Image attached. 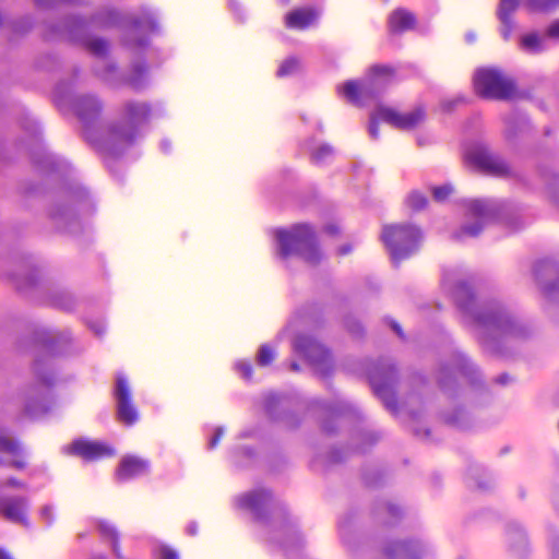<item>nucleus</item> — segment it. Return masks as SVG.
Here are the masks:
<instances>
[{
  "mask_svg": "<svg viewBox=\"0 0 559 559\" xmlns=\"http://www.w3.org/2000/svg\"><path fill=\"white\" fill-rule=\"evenodd\" d=\"M423 238L421 229L411 223L385 224L382 227L381 240L395 263H400L417 252Z\"/></svg>",
  "mask_w": 559,
  "mask_h": 559,
  "instance_id": "f257e3e1",
  "label": "nucleus"
},
{
  "mask_svg": "<svg viewBox=\"0 0 559 559\" xmlns=\"http://www.w3.org/2000/svg\"><path fill=\"white\" fill-rule=\"evenodd\" d=\"M473 87L475 94L485 99L508 102L518 96L515 81L497 68L477 69Z\"/></svg>",
  "mask_w": 559,
  "mask_h": 559,
  "instance_id": "f03ea898",
  "label": "nucleus"
},
{
  "mask_svg": "<svg viewBox=\"0 0 559 559\" xmlns=\"http://www.w3.org/2000/svg\"><path fill=\"white\" fill-rule=\"evenodd\" d=\"M276 237L280 243V254L283 259L288 258L300 246H306L308 251L302 253L304 259L310 264L319 262L320 252L314 231L310 225H294L289 230H278Z\"/></svg>",
  "mask_w": 559,
  "mask_h": 559,
  "instance_id": "7ed1b4c3",
  "label": "nucleus"
},
{
  "mask_svg": "<svg viewBox=\"0 0 559 559\" xmlns=\"http://www.w3.org/2000/svg\"><path fill=\"white\" fill-rule=\"evenodd\" d=\"M372 76L367 83L347 81L342 87L346 99L355 105H361L364 99L373 98L378 95L379 88L376 79L379 76L393 78L394 69L386 64H374L369 69Z\"/></svg>",
  "mask_w": 559,
  "mask_h": 559,
  "instance_id": "20e7f679",
  "label": "nucleus"
},
{
  "mask_svg": "<svg viewBox=\"0 0 559 559\" xmlns=\"http://www.w3.org/2000/svg\"><path fill=\"white\" fill-rule=\"evenodd\" d=\"M397 380V369L394 365L383 366L377 369L370 377V383L374 393L392 412H396L399 409L395 390Z\"/></svg>",
  "mask_w": 559,
  "mask_h": 559,
  "instance_id": "39448f33",
  "label": "nucleus"
},
{
  "mask_svg": "<svg viewBox=\"0 0 559 559\" xmlns=\"http://www.w3.org/2000/svg\"><path fill=\"white\" fill-rule=\"evenodd\" d=\"M294 348L316 367L317 373L322 377L329 374L331 355L322 344L310 336L299 335L294 342Z\"/></svg>",
  "mask_w": 559,
  "mask_h": 559,
  "instance_id": "423d86ee",
  "label": "nucleus"
},
{
  "mask_svg": "<svg viewBox=\"0 0 559 559\" xmlns=\"http://www.w3.org/2000/svg\"><path fill=\"white\" fill-rule=\"evenodd\" d=\"M465 160L477 169L496 177H507L511 174L508 164L493 155L485 146H474L466 151Z\"/></svg>",
  "mask_w": 559,
  "mask_h": 559,
  "instance_id": "0eeeda50",
  "label": "nucleus"
},
{
  "mask_svg": "<svg viewBox=\"0 0 559 559\" xmlns=\"http://www.w3.org/2000/svg\"><path fill=\"white\" fill-rule=\"evenodd\" d=\"M377 116L394 128L409 130L416 128L425 120L426 112L423 107H417L411 112L402 114L394 108L379 106L377 108Z\"/></svg>",
  "mask_w": 559,
  "mask_h": 559,
  "instance_id": "6e6552de",
  "label": "nucleus"
},
{
  "mask_svg": "<svg viewBox=\"0 0 559 559\" xmlns=\"http://www.w3.org/2000/svg\"><path fill=\"white\" fill-rule=\"evenodd\" d=\"M117 417L127 426L134 425L139 419V412L133 403L128 381L119 376L116 384Z\"/></svg>",
  "mask_w": 559,
  "mask_h": 559,
  "instance_id": "1a4fd4ad",
  "label": "nucleus"
},
{
  "mask_svg": "<svg viewBox=\"0 0 559 559\" xmlns=\"http://www.w3.org/2000/svg\"><path fill=\"white\" fill-rule=\"evenodd\" d=\"M135 128L124 122L111 123L103 135L99 146L104 150H118L133 143Z\"/></svg>",
  "mask_w": 559,
  "mask_h": 559,
  "instance_id": "9d476101",
  "label": "nucleus"
},
{
  "mask_svg": "<svg viewBox=\"0 0 559 559\" xmlns=\"http://www.w3.org/2000/svg\"><path fill=\"white\" fill-rule=\"evenodd\" d=\"M68 453L85 461H96L115 455V450L104 442L78 439L70 444Z\"/></svg>",
  "mask_w": 559,
  "mask_h": 559,
  "instance_id": "9b49d317",
  "label": "nucleus"
},
{
  "mask_svg": "<svg viewBox=\"0 0 559 559\" xmlns=\"http://www.w3.org/2000/svg\"><path fill=\"white\" fill-rule=\"evenodd\" d=\"M148 461L135 455H126L121 459L116 469V478L119 481H127L144 475L148 472Z\"/></svg>",
  "mask_w": 559,
  "mask_h": 559,
  "instance_id": "f8f14e48",
  "label": "nucleus"
},
{
  "mask_svg": "<svg viewBox=\"0 0 559 559\" xmlns=\"http://www.w3.org/2000/svg\"><path fill=\"white\" fill-rule=\"evenodd\" d=\"M75 111L82 123L87 128L88 124L100 117L103 105L94 96H83L78 99Z\"/></svg>",
  "mask_w": 559,
  "mask_h": 559,
  "instance_id": "ddd939ff",
  "label": "nucleus"
},
{
  "mask_svg": "<svg viewBox=\"0 0 559 559\" xmlns=\"http://www.w3.org/2000/svg\"><path fill=\"white\" fill-rule=\"evenodd\" d=\"M416 16L404 8L393 10L388 17V28L392 34H401L415 28Z\"/></svg>",
  "mask_w": 559,
  "mask_h": 559,
  "instance_id": "4468645a",
  "label": "nucleus"
},
{
  "mask_svg": "<svg viewBox=\"0 0 559 559\" xmlns=\"http://www.w3.org/2000/svg\"><path fill=\"white\" fill-rule=\"evenodd\" d=\"M475 321L480 331L481 338H485L487 332L496 333L498 335H504L511 333L509 331L510 320H503L500 316L490 314H478Z\"/></svg>",
  "mask_w": 559,
  "mask_h": 559,
  "instance_id": "2eb2a0df",
  "label": "nucleus"
},
{
  "mask_svg": "<svg viewBox=\"0 0 559 559\" xmlns=\"http://www.w3.org/2000/svg\"><path fill=\"white\" fill-rule=\"evenodd\" d=\"M318 19V12L313 8H298L288 12L285 16V26L292 29H306Z\"/></svg>",
  "mask_w": 559,
  "mask_h": 559,
  "instance_id": "dca6fc26",
  "label": "nucleus"
},
{
  "mask_svg": "<svg viewBox=\"0 0 559 559\" xmlns=\"http://www.w3.org/2000/svg\"><path fill=\"white\" fill-rule=\"evenodd\" d=\"M26 500L24 498H7L0 501V512L9 521L26 523Z\"/></svg>",
  "mask_w": 559,
  "mask_h": 559,
  "instance_id": "f3484780",
  "label": "nucleus"
},
{
  "mask_svg": "<svg viewBox=\"0 0 559 559\" xmlns=\"http://www.w3.org/2000/svg\"><path fill=\"white\" fill-rule=\"evenodd\" d=\"M272 495L267 490H255L246 493L239 498V504L241 508L252 511L257 519L262 518L263 507L271 500Z\"/></svg>",
  "mask_w": 559,
  "mask_h": 559,
  "instance_id": "a211bd4d",
  "label": "nucleus"
},
{
  "mask_svg": "<svg viewBox=\"0 0 559 559\" xmlns=\"http://www.w3.org/2000/svg\"><path fill=\"white\" fill-rule=\"evenodd\" d=\"M124 110L126 122L134 128L136 123L145 121L151 114V108L145 103H128Z\"/></svg>",
  "mask_w": 559,
  "mask_h": 559,
  "instance_id": "6ab92c4d",
  "label": "nucleus"
},
{
  "mask_svg": "<svg viewBox=\"0 0 559 559\" xmlns=\"http://www.w3.org/2000/svg\"><path fill=\"white\" fill-rule=\"evenodd\" d=\"M384 556L388 559H395V558H402V559H417L415 557V551L412 549L409 544L407 543H393L384 548Z\"/></svg>",
  "mask_w": 559,
  "mask_h": 559,
  "instance_id": "aec40b11",
  "label": "nucleus"
},
{
  "mask_svg": "<svg viewBox=\"0 0 559 559\" xmlns=\"http://www.w3.org/2000/svg\"><path fill=\"white\" fill-rule=\"evenodd\" d=\"M525 5L533 12H549L559 7V0H527Z\"/></svg>",
  "mask_w": 559,
  "mask_h": 559,
  "instance_id": "412c9836",
  "label": "nucleus"
},
{
  "mask_svg": "<svg viewBox=\"0 0 559 559\" xmlns=\"http://www.w3.org/2000/svg\"><path fill=\"white\" fill-rule=\"evenodd\" d=\"M98 528H99V532L103 537L108 538L112 542L114 549L117 552V555L119 556L118 533H117L115 526L110 522L102 520L98 523Z\"/></svg>",
  "mask_w": 559,
  "mask_h": 559,
  "instance_id": "4be33fe9",
  "label": "nucleus"
},
{
  "mask_svg": "<svg viewBox=\"0 0 559 559\" xmlns=\"http://www.w3.org/2000/svg\"><path fill=\"white\" fill-rule=\"evenodd\" d=\"M520 4V0H501L498 10L500 21L511 19L512 13L515 12Z\"/></svg>",
  "mask_w": 559,
  "mask_h": 559,
  "instance_id": "5701e85b",
  "label": "nucleus"
},
{
  "mask_svg": "<svg viewBox=\"0 0 559 559\" xmlns=\"http://www.w3.org/2000/svg\"><path fill=\"white\" fill-rule=\"evenodd\" d=\"M146 72L147 67L145 63L135 64L132 75L128 79V84L134 90H140L142 87V79L145 76Z\"/></svg>",
  "mask_w": 559,
  "mask_h": 559,
  "instance_id": "b1692460",
  "label": "nucleus"
},
{
  "mask_svg": "<svg viewBox=\"0 0 559 559\" xmlns=\"http://www.w3.org/2000/svg\"><path fill=\"white\" fill-rule=\"evenodd\" d=\"M20 452V444L0 432V455L7 453L15 456L19 455Z\"/></svg>",
  "mask_w": 559,
  "mask_h": 559,
  "instance_id": "393cba45",
  "label": "nucleus"
},
{
  "mask_svg": "<svg viewBox=\"0 0 559 559\" xmlns=\"http://www.w3.org/2000/svg\"><path fill=\"white\" fill-rule=\"evenodd\" d=\"M521 45L524 49L531 52H538L542 49L540 39L535 33L524 35L521 39Z\"/></svg>",
  "mask_w": 559,
  "mask_h": 559,
  "instance_id": "a878e982",
  "label": "nucleus"
},
{
  "mask_svg": "<svg viewBox=\"0 0 559 559\" xmlns=\"http://www.w3.org/2000/svg\"><path fill=\"white\" fill-rule=\"evenodd\" d=\"M468 211L471 215L475 217H485L488 215L490 210L487 202L483 200H474L469 202Z\"/></svg>",
  "mask_w": 559,
  "mask_h": 559,
  "instance_id": "bb28decb",
  "label": "nucleus"
},
{
  "mask_svg": "<svg viewBox=\"0 0 559 559\" xmlns=\"http://www.w3.org/2000/svg\"><path fill=\"white\" fill-rule=\"evenodd\" d=\"M427 203V198L418 191L412 192L407 198V204L414 211L423 210L424 207H426Z\"/></svg>",
  "mask_w": 559,
  "mask_h": 559,
  "instance_id": "cd10ccee",
  "label": "nucleus"
},
{
  "mask_svg": "<svg viewBox=\"0 0 559 559\" xmlns=\"http://www.w3.org/2000/svg\"><path fill=\"white\" fill-rule=\"evenodd\" d=\"M85 47L94 55L96 56H104L107 52L108 45L105 40L95 38L87 40L85 43Z\"/></svg>",
  "mask_w": 559,
  "mask_h": 559,
  "instance_id": "c85d7f7f",
  "label": "nucleus"
},
{
  "mask_svg": "<svg viewBox=\"0 0 559 559\" xmlns=\"http://www.w3.org/2000/svg\"><path fill=\"white\" fill-rule=\"evenodd\" d=\"M274 357L273 349L269 345H262L259 349L258 364L260 366H267L273 361Z\"/></svg>",
  "mask_w": 559,
  "mask_h": 559,
  "instance_id": "c756f323",
  "label": "nucleus"
},
{
  "mask_svg": "<svg viewBox=\"0 0 559 559\" xmlns=\"http://www.w3.org/2000/svg\"><path fill=\"white\" fill-rule=\"evenodd\" d=\"M298 68V60L295 58H290L285 60L277 70V75L283 78L292 74Z\"/></svg>",
  "mask_w": 559,
  "mask_h": 559,
  "instance_id": "7c9ffc66",
  "label": "nucleus"
},
{
  "mask_svg": "<svg viewBox=\"0 0 559 559\" xmlns=\"http://www.w3.org/2000/svg\"><path fill=\"white\" fill-rule=\"evenodd\" d=\"M451 193L452 188L450 186L435 187L432 189L433 199L438 202L447 200Z\"/></svg>",
  "mask_w": 559,
  "mask_h": 559,
  "instance_id": "2f4dec72",
  "label": "nucleus"
},
{
  "mask_svg": "<svg viewBox=\"0 0 559 559\" xmlns=\"http://www.w3.org/2000/svg\"><path fill=\"white\" fill-rule=\"evenodd\" d=\"M331 154H332V148L330 146H321L312 153L311 159L313 163L319 164V163L323 162V159Z\"/></svg>",
  "mask_w": 559,
  "mask_h": 559,
  "instance_id": "473e14b6",
  "label": "nucleus"
},
{
  "mask_svg": "<svg viewBox=\"0 0 559 559\" xmlns=\"http://www.w3.org/2000/svg\"><path fill=\"white\" fill-rule=\"evenodd\" d=\"M480 224H475L473 226H465L462 228V230L456 235V238L460 239L462 236H477L481 230Z\"/></svg>",
  "mask_w": 559,
  "mask_h": 559,
  "instance_id": "72a5a7b5",
  "label": "nucleus"
},
{
  "mask_svg": "<svg viewBox=\"0 0 559 559\" xmlns=\"http://www.w3.org/2000/svg\"><path fill=\"white\" fill-rule=\"evenodd\" d=\"M379 120L381 119L377 116L376 110L374 114L371 116L369 124V133L373 139H378L379 136Z\"/></svg>",
  "mask_w": 559,
  "mask_h": 559,
  "instance_id": "f704fd0d",
  "label": "nucleus"
},
{
  "mask_svg": "<svg viewBox=\"0 0 559 559\" xmlns=\"http://www.w3.org/2000/svg\"><path fill=\"white\" fill-rule=\"evenodd\" d=\"M467 295H468L467 285L461 284L456 290V302H457L459 307H461L462 309H464L466 307L464 304V297Z\"/></svg>",
  "mask_w": 559,
  "mask_h": 559,
  "instance_id": "c9c22d12",
  "label": "nucleus"
},
{
  "mask_svg": "<svg viewBox=\"0 0 559 559\" xmlns=\"http://www.w3.org/2000/svg\"><path fill=\"white\" fill-rule=\"evenodd\" d=\"M502 23V36L506 40H508L511 37L512 31H513V23L511 19H508L507 21H501Z\"/></svg>",
  "mask_w": 559,
  "mask_h": 559,
  "instance_id": "e433bc0d",
  "label": "nucleus"
},
{
  "mask_svg": "<svg viewBox=\"0 0 559 559\" xmlns=\"http://www.w3.org/2000/svg\"><path fill=\"white\" fill-rule=\"evenodd\" d=\"M160 556L162 559H179L177 551L169 547L162 548Z\"/></svg>",
  "mask_w": 559,
  "mask_h": 559,
  "instance_id": "4c0bfd02",
  "label": "nucleus"
},
{
  "mask_svg": "<svg viewBox=\"0 0 559 559\" xmlns=\"http://www.w3.org/2000/svg\"><path fill=\"white\" fill-rule=\"evenodd\" d=\"M239 370L241 371L245 379L250 380L252 377V366L250 364H240Z\"/></svg>",
  "mask_w": 559,
  "mask_h": 559,
  "instance_id": "58836bf2",
  "label": "nucleus"
},
{
  "mask_svg": "<svg viewBox=\"0 0 559 559\" xmlns=\"http://www.w3.org/2000/svg\"><path fill=\"white\" fill-rule=\"evenodd\" d=\"M547 35L551 38L559 39V20L554 22L547 29Z\"/></svg>",
  "mask_w": 559,
  "mask_h": 559,
  "instance_id": "ea45409f",
  "label": "nucleus"
},
{
  "mask_svg": "<svg viewBox=\"0 0 559 559\" xmlns=\"http://www.w3.org/2000/svg\"><path fill=\"white\" fill-rule=\"evenodd\" d=\"M222 436H223V429H221V428L216 429L215 435L211 439L210 447L215 448L218 444Z\"/></svg>",
  "mask_w": 559,
  "mask_h": 559,
  "instance_id": "a19ab883",
  "label": "nucleus"
},
{
  "mask_svg": "<svg viewBox=\"0 0 559 559\" xmlns=\"http://www.w3.org/2000/svg\"><path fill=\"white\" fill-rule=\"evenodd\" d=\"M41 516L46 519L49 523L52 522V510L50 507H44L41 509Z\"/></svg>",
  "mask_w": 559,
  "mask_h": 559,
  "instance_id": "79ce46f5",
  "label": "nucleus"
},
{
  "mask_svg": "<svg viewBox=\"0 0 559 559\" xmlns=\"http://www.w3.org/2000/svg\"><path fill=\"white\" fill-rule=\"evenodd\" d=\"M7 484H8L9 486H12V487H19V488H25V487H26L24 483L20 481V480H19V479H16V478H10V479H8Z\"/></svg>",
  "mask_w": 559,
  "mask_h": 559,
  "instance_id": "37998d69",
  "label": "nucleus"
},
{
  "mask_svg": "<svg viewBox=\"0 0 559 559\" xmlns=\"http://www.w3.org/2000/svg\"><path fill=\"white\" fill-rule=\"evenodd\" d=\"M554 265L550 263V261H542L538 263L537 267H536V273H539L542 271L543 267H552Z\"/></svg>",
  "mask_w": 559,
  "mask_h": 559,
  "instance_id": "c03bdc74",
  "label": "nucleus"
},
{
  "mask_svg": "<svg viewBox=\"0 0 559 559\" xmlns=\"http://www.w3.org/2000/svg\"><path fill=\"white\" fill-rule=\"evenodd\" d=\"M554 559H559V539L554 545Z\"/></svg>",
  "mask_w": 559,
  "mask_h": 559,
  "instance_id": "a18cd8bd",
  "label": "nucleus"
},
{
  "mask_svg": "<svg viewBox=\"0 0 559 559\" xmlns=\"http://www.w3.org/2000/svg\"><path fill=\"white\" fill-rule=\"evenodd\" d=\"M392 328L401 337H403V333H402L401 326L397 323L394 322L392 324Z\"/></svg>",
  "mask_w": 559,
  "mask_h": 559,
  "instance_id": "49530a36",
  "label": "nucleus"
},
{
  "mask_svg": "<svg viewBox=\"0 0 559 559\" xmlns=\"http://www.w3.org/2000/svg\"><path fill=\"white\" fill-rule=\"evenodd\" d=\"M0 559H12L10 554L0 548Z\"/></svg>",
  "mask_w": 559,
  "mask_h": 559,
  "instance_id": "de8ad7c7",
  "label": "nucleus"
},
{
  "mask_svg": "<svg viewBox=\"0 0 559 559\" xmlns=\"http://www.w3.org/2000/svg\"><path fill=\"white\" fill-rule=\"evenodd\" d=\"M326 231L332 234V235H335L338 233V228L336 226H328L326 227Z\"/></svg>",
  "mask_w": 559,
  "mask_h": 559,
  "instance_id": "09e8293b",
  "label": "nucleus"
},
{
  "mask_svg": "<svg viewBox=\"0 0 559 559\" xmlns=\"http://www.w3.org/2000/svg\"><path fill=\"white\" fill-rule=\"evenodd\" d=\"M13 465H14L16 468L22 469V468H24V467H25V465H26V464H25V462H24V461H14V462H13Z\"/></svg>",
  "mask_w": 559,
  "mask_h": 559,
  "instance_id": "8fccbe9b",
  "label": "nucleus"
},
{
  "mask_svg": "<svg viewBox=\"0 0 559 559\" xmlns=\"http://www.w3.org/2000/svg\"><path fill=\"white\" fill-rule=\"evenodd\" d=\"M188 530H189V533H190L191 535L197 534V528H195V526H194V525H190Z\"/></svg>",
  "mask_w": 559,
  "mask_h": 559,
  "instance_id": "3c124183",
  "label": "nucleus"
},
{
  "mask_svg": "<svg viewBox=\"0 0 559 559\" xmlns=\"http://www.w3.org/2000/svg\"><path fill=\"white\" fill-rule=\"evenodd\" d=\"M290 368H292V370H294V371H299V366H298V364H297V362H292Z\"/></svg>",
  "mask_w": 559,
  "mask_h": 559,
  "instance_id": "603ef678",
  "label": "nucleus"
},
{
  "mask_svg": "<svg viewBox=\"0 0 559 559\" xmlns=\"http://www.w3.org/2000/svg\"><path fill=\"white\" fill-rule=\"evenodd\" d=\"M507 380H508V377H507L506 374H504V376H500V377H499V379H498V381H499L500 383H502V384H503V383H506V382H507Z\"/></svg>",
  "mask_w": 559,
  "mask_h": 559,
  "instance_id": "864d4df0",
  "label": "nucleus"
},
{
  "mask_svg": "<svg viewBox=\"0 0 559 559\" xmlns=\"http://www.w3.org/2000/svg\"><path fill=\"white\" fill-rule=\"evenodd\" d=\"M35 2H36V4H37V5H39V7H41V5H44V4L46 3V1H45V0H35Z\"/></svg>",
  "mask_w": 559,
  "mask_h": 559,
  "instance_id": "5fc2aeb1",
  "label": "nucleus"
},
{
  "mask_svg": "<svg viewBox=\"0 0 559 559\" xmlns=\"http://www.w3.org/2000/svg\"><path fill=\"white\" fill-rule=\"evenodd\" d=\"M554 289V285H548L545 290L546 293H550Z\"/></svg>",
  "mask_w": 559,
  "mask_h": 559,
  "instance_id": "6e6d98bb",
  "label": "nucleus"
},
{
  "mask_svg": "<svg viewBox=\"0 0 559 559\" xmlns=\"http://www.w3.org/2000/svg\"><path fill=\"white\" fill-rule=\"evenodd\" d=\"M349 250L347 248L342 249V253H347Z\"/></svg>",
  "mask_w": 559,
  "mask_h": 559,
  "instance_id": "4d7b16f0",
  "label": "nucleus"
},
{
  "mask_svg": "<svg viewBox=\"0 0 559 559\" xmlns=\"http://www.w3.org/2000/svg\"><path fill=\"white\" fill-rule=\"evenodd\" d=\"M85 138H87L90 140V134H88L87 130L85 131Z\"/></svg>",
  "mask_w": 559,
  "mask_h": 559,
  "instance_id": "13d9d810",
  "label": "nucleus"
},
{
  "mask_svg": "<svg viewBox=\"0 0 559 559\" xmlns=\"http://www.w3.org/2000/svg\"><path fill=\"white\" fill-rule=\"evenodd\" d=\"M35 373L39 376V370L37 369V365L35 366Z\"/></svg>",
  "mask_w": 559,
  "mask_h": 559,
  "instance_id": "bf43d9fd",
  "label": "nucleus"
},
{
  "mask_svg": "<svg viewBox=\"0 0 559 559\" xmlns=\"http://www.w3.org/2000/svg\"><path fill=\"white\" fill-rule=\"evenodd\" d=\"M289 0H286V2H288Z\"/></svg>",
  "mask_w": 559,
  "mask_h": 559,
  "instance_id": "052dcab7",
  "label": "nucleus"
},
{
  "mask_svg": "<svg viewBox=\"0 0 559 559\" xmlns=\"http://www.w3.org/2000/svg\"><path fill=\"white\" fill-rule=\"evenodd\" d=\"M385 1L388 2L389 0H385Z\"/></svg>",
  "mask_w": 559,
  "mask_h": 559,
  "instance_id": "680f3d73",
  "label": "nucleus"
}]
</instances>
